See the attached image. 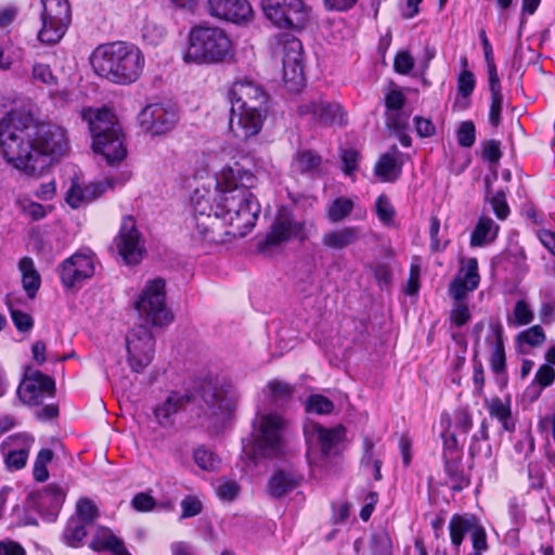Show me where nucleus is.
<instances>
[{
    "label": "nucleus",
    "mask_w": 555,
    "mask_h": 555,
    "mask_svg": "<svg viewBox=\"0 0 555 555\" xmlns=\"http://www.w3.org/2000/svg\"><path fill=\"white\" fill-rule=\"evenodd\" d=\"M192 403L199 406V417L205 418L211 426L222 425L236 406V395L228 384L211 380L204 382L196 395L171 391L164 402L157 404L153 413L162 427L173 425V415L188 409Z\"/></svg>",
    "instance_id": "nucleus-1"
},
{
    "label": "nucleus",
    "mask_w": 555,
    "mask_h": 555,
    "mask_svg": "<svg viewBox=\"0 0 555 555\" xmlns=\"http://www.w3.org/2000/svg\"><path fill=\"white\" fill-rule=\"evenodd\" d=\"M31 117L16 112L0 120V151L5 160L27 176L38 177L46 169L44 158L35 154Z\"/></svg>",
    "instance_id": "nucleus-2"
},
{
    "label": "nucleus",
    "mask_w": 555,
    "mask_h": 555,
    "mask_svg": "<svg viewBox=\"0 0 555 555\" xmlns=\"http://www.w3.org/2000/svg\"><path fill=\"white\" fill-rule=\"evenodd\" d=\"M91 64L100 77L116 85H131L144 68L142 51L126 41H115L98 47L91 56Z\"/></svg>",
    "instance_id": "nucleus-3"
},
{
    "label": "nucleus",
    "mask_w": 555,
    "mask_h": 555,
    "mask_svg": "<svg viewBox=\"0 0 555 555\" xmlns=\"http://www.w3.org/2000/svg\"><path fill=\"white\" fill-rule=\"evenodd\" d=\"M218 209L222 219L223 243L243 237L255 227L261 207L255 195L245 189L218 188Z\"/></svg>",
    "instance_id": "nucleus-4"
},
{
    "label": "nucleus",
    "mask_w": 555,
    "mask_h": 555,
    "mask_svg": "<svg viewBox=\"0 0 555 555\" xmlns=\"http://www.w3.org/2000/svg\"><path fill=\"white\" fill-rule=\"evenodd\" d=\"M232 56V41L224 29L198 24L188 36V48L183 61L188 64H220Z\"/></svg>",
    "instance_id": "nucleus-5"
},
{
    "label": "nucleus",
    "mask_w": 555,
    "mask_h": 555,
    "mask_svg": "<svg viewBox=\"0 0 555 555\" xmlns=\"http://www.w3.org/2000/svg\"><path fill=\"white\" fill-rule=\"evenodd\" d=\"M82 119L89 125L94 152L101 154L108 165L118 164L126 158L124 134L109 109H83Z\"/></svg>",
    "instance_id": "nucleus-6"
},
{
    "label": "nucleus",
    "mask_w": 555,
    "mask_h": 555,
    "mask_svg": "<svg viewBox=\"0 0 555 555\" xmlns=\"http://www.w3.org/2000/svg\"><path fill=\"white\" fill-rule=\"evenodd\" d=\"M216 206L210 204L209 196L199 194L198 191L192 196L193 203V229L192 241L196 245L223 243L222 219L218 209V197Z\"/></svg>",
    "instance_id": "nucleus-7"
},
{
    "label": "nucleus",
    "mask_w": 555,
    "mask_h": 555,
    "mask_svg": "<svg viewBox=\"0 0 555 555\" xmlns=\"http://www.w3.org/2000/svg\"><path fill=\"white\" fill-rule=\"evenodd\" d=\"M267 21L281 29L299 31L310 20L311 9L304 0H260Z\"/></svg>",
    "instance_id": "nucleus-8"
},
{
    "label": "nucleus",
    "mask_w": 555,
    "mask_h": 555,
    "mask_svg": "<svg viewBox=\"0 0 555 555\" xmlns=\"http://www.w3.org/2000/svg\"><path fill=\"white\" fill-rule=\"evenodd\" d=\"M134 308L147 327L168 325L172 314L166 305L165 281L156 279L149 282L134 301Z\"/></svg>",
    "instance_id": "nucleus-9"
},
{
    "label": "nucleus",
    "mask_w": 555,
    "mask_h": 555,
    "mask_svg": "<svg viewBox=\"0 0 555 555\" xmlns=\"http://www.w3.org/2000/svg\"><path fill=\"white\" fill-rule=\"evenodd\" d=\"M35 154L44 158L46 168L53 159L63 156L69 149L66 131L61 126L40 122L31 118Z\"/></svg>",
    "instance_id": "nucleus-10"
},
{
    "label": "nucleus",
    "mask_w": 555,
    "mask_h": 555,
    "mask_svg": "<svg viewBox=\"0 0 555 555\" xmlns=\"http://www.w3.org/2000/svg\"><path fill=\"white\" fill-rule=\"evenodd\" d=\"M42 26L38 39L43 43L55 44L65 35L72 21L68 0H41Z\"/></svg>",
    "instance_id": "nucleus-11"
},
{
    "label": "nucleus",
    "mask_w": 555,
    "mask_h": 555,
    "mask_svg": "<svg viewBox=\"0 0 555 555\" xmlns=\"http://www.w3.org/2000/svg\"><path fill=\"white\" fill-rule=\"evenodd\" d=\"M276 53L282 60L286 87L291 91L299 90L305 81L301 41L293 35H281L278 38Z\"/></svg>",
    "instance_id": "nucleus-12"
},
{
    "label": "nucleus",
    "mask_w": 555,
    "mask_h": 555,
    "mask_svg": "<svg viewBox=\"0 0 555 555\" xmlns=\"http://www.w3.org/2000/svg\"><path fill=\"white\" fill-rule=\"evenodd\" d=\"M287 422L279 414L270 413L259 418V429L254 442L255 454L275 457L283 452L284 431Z\"/></svg>",
    "instance_id": "nucleus-13"
},
{
    "label": "nucleus",
    "mask_w": 555,
    "mask_h": 555,
    "mask_svg": "<svg viewBox=\"0 0 555 555\" xmlns=\"http://www.w3.org/2000/svg\"><path fill=\"white\" fill-rule=\"evenodd\" d=\"M304 222L297 221L287 207H281L270 227V231L262 241L258 242L257 249L261 254H269L272 248L292 238H304Z\"/></svg>",
    "instance_id": "nucleus-14"
},
{
    "label": "nucleus",
    "mask_w": 555,
    "mask_h": 555,
    "mask_svg": "<svg viewBox=\"0 0 555 555\" xmlns=\"http://www.w3.org/2000/svg\"><path fill=\"white\" fill-rule=\"evenodd\" d=\"M127 362L133 372L147 367L155 353V338L146 325H137L126 336Z\"/></svg>",
    "instance_id": "nucleus-15"
},
{
    "label": "nucleus",
    "mask_w": 555,
    "mask_h": 555,
    "mask_svg": "<svg viewBox=\"0 0 555 555\" xmlns=\"http://www.w3.org/2000/svg\"><path fill=\"white\" fill-rule=\"evenodd\" d=\"M179 120L178 109L163 103L149 104L138 114L142 131L151 137L170 132Z\"/></svg>",
    "instance_id": "nucleus-16"
},
{
    "label": "nucleus",
    "mask_w": 555,
    "mask_h": 555,
    "mask_svg": "<svg viewBox=\"0 0 555 555\" xmlns=\"http://www.w3.org/2000/svg\"><path fill=\"white\" fill-rule=\"evenodd\" d=\"M231 108L268 114V94L250 80L233 82L228 92Z\"/></svg>",
    "instance_id": "nucleus-17"
},
{
    "label": "nucleus",
    "mask_w": 555,
    "mask_h": 555,
    "mask_svg": "<svg viewBox=\"0 0 555 555\" xmlns=\"http://www.w3.org/2000/svg\"><path fill=\"white\" fill-rule=\"evenodd\" d=\"M115 244L119 255L127 264H137L142 260L145 248L142 235L132 217L127 216L122 219Z\"/></svg>",
    "instance_id": "nucleus-18"
},
{
    "label": "nucleus",
    "mask_w": 555,
    "mask_h": 555,
    "mask_svg": "<svg viewBox=\"0 0 555 555\" xmlns=\"http://www.w3.org/2000/svg\"><path fill=\"white\" fill-rule=\"evenodd\" d=\"M298 114L314 124L333 126L343 122V109L339 104L326 101L322 95L315 94L306 99L298 106Z\"/></svg>",
    "instance_id": "nucleus-19"
},
{
    "label": "nucleus",
    "mask_w": 555,
    "mask_h": 555,
    "mask_svg": "<svg viewBox=\"0 0 555 555\" xmlns=\"http://www.w3.org/2000/svg\"><path fill=\"white\" fill-rule=\"evenodd\" d=\"M20 398L29 405L40 404L44 398L55 393L54 379L38 370L27 369L25 378L17 389Z\"/></svg>",
    "instance_id": "nucleus-20"
},
{
    "label": "nucleus",
    "mask_w": 555,
    "mask_h": 555,
    "mask_svg": "<svg viewBox=\"0 0 555 555\" xmlns=\"http://www.w3.org/2000/svg\"><path fill=\"white\" fill-rule=\"evenodd\" d=\"M207 10L216 18L236 24L249 21L253 15L247 0H208Z\"/></svg>",
    "instance_id": "nucleus-21"
},
{
    "label": "nucleus",
    "mask_w": 555,
    "mask_h": 555,
    "mask_svg": "<svg viewBox=\"0 0 555 555\" xmlns=\"http://www.w3.org/2000/svg\"><path fill=\"white\" fill-rule=\"evenodd\" d=\"M93 274V260L86 254L76 253L62 263L61 280L66 287H74Z\"/></svg>",
    "instance_id": "nucleus-22"
},
{
    "label": "nucleus",
    "mask_w": 555,
    "mask_h": 555,
    "mask_svg": "<svg viewBox=\"0 0 555 555\" xmlns=\"http://www.w3.org/2000/svg\"><path fill=\"white\" fill-rule=\"evenodd\" d=\"M267 115L266 113L231 108L230 130L237 139L248 140L261 131Z\"/></svg>",
    "instance_id": "nucleus-23"
},
{
    "label": "nucleus",
    "mask_w": 555,
    "mask_h": 555,
    "mask_svg": "<svg viewBox=\"0 0 555 555\" xmlns=\"http://www.w3.org/2000/svg\"><path fill=\"white\" fill-rule=\"evenodd\" d=\"M307 442L309 444L317 443L323 455L327 456L332 453L334 447L341 440L344 428H324L319 424H312L305 430Z\"/></svg>",
    "instance_id": "nucleus-24"
},
{
    "label": "nucleus",
    "mask_w": 555,
    "mask_h": 555,
    "mask_svg": "<svg viewBox=\"0 0 555 555\" xmlns=\"http://www.w3.org/2000/svg\"><path fill=\"white\" fill-rule=\"evenodd\" d=\"M256 183L257 178L250 170H246L235 164L234 167H228L221 171V177L217 181V186L228 190L245 189L250 191Z\"/></svg>",
    "instance_id": "nucleus-25"
},
{
    "label": "nucleus",
    "mask_w": 555,
    "mask_h": 555,
    "mask_svg": "<svg viewBox=\"0 0 555 555\" xmlns=\"http://www.w3.org/2000/svg\"><path fill=\"white\" fill-rule=\"evenodd\" d=\"M362 235L360 227H344L337 230H332L323 234V246L341 250L348 246L357 243Z\"/></svg>",
    "instance_id": "nucleus-26"
},
{
    "label": "nucleus",
    "mask_w": 555,
    "mask_h": 555,
    "mask_svg": "<svg viewBox=\"0 0 555 555\" xmlns=\"http://www.w3.org/2000/svg\"><path fill=\"white\" fill-rule=\"evenodd\" d=\"M113 184L111 180L99 183H90L81 189L78 185H73L67 194L66 202L73 207L77 208L85 202H90L101 196L107 189H112Z\"/></svg>",
    "instance_id": "nucleus-27"
},
{
    "label": "nucleus",
    "mask_w": 555,
    "mask_h": 555,
    "mask_svg": "<svg viewBox=\"0 0 555 555\" xmlns=\"http://www.w3.org/2000/svg\"><path fill=\"white\" fill-rule=\"evenodd\" d=\"M301 480L302 477L298 474L287 470H278L268 480L267 490L272 498L280 499L296 489Z\"/></svg>",
    "instance_id": "nucleus-28"
},
{
    "label": "nucleus",
    "mask_w": 555,
    "mask_h": 555,
    "mask_svg": "<svg viewBox=\"0 0 555 555\" xmlns=\"http://www.w3.org/2000/svg\"><path fill=\"white\" fill-rule=\"evenodd\" d=\"M399 150L392 145L390 150L382 155L375 165V175L384 182H393L401 175V166L397 163Z\"/></svg>",
    "instance_id": "nucleus-29"
},
{
    "label": "nucleus",
    "mask_w": 555,
    "mask_h": 555,
    "mask_svg": "<svg viewBox=\"0 0 555 555\" xmlns=\"http://www.w3.org/2000/svg\"><path fill=\"white\" fill-rule=\"evenodd\" d=\"M478 519L474 515H460L454 514L449 522L451 543L456 551L463 543L465 534L474 530Z\"/></svg>",
    "instance_id": "nucleus-30"
},
{
    "label": "nucleus",
    "mask_w": 555,
    "mask_h": 555,
    "mask_svg": "<svg viewBox=\"0 0 555 555\" xmlns=\"http://www.w3.org/2000/svg\"><path fill=\"white\" fill-rule=\"evenodd\" d=\"M494 340L491 345L490 367L495 374L505 371V348L503 341V326L501 323L490 324Z\"/></svg>",
    "instance_id": "nucleus-31"
},
{
    "label": "nucleus",
    "mask_w": 555,
    "mask_h": 555,
    "mask_svg": "<svg viewBox=\"0 0 555 555\" xmlns=\"http://www.w3.org/2000/svg\"><path fill=\"white\" fill-rule=\"evenodd\" d=\"M485 404L490 416L496 418L505 431L512 433L515 430V421L512 416L509 401L503 402L502 399L494 397L486 400Z\"/></svg>",
    "instance_id": "nucleus-32"
},
{
    "label": "nucleus",
    "mask_w": 555,
    "mask_h": 555,
    "mask_svg": "<svg viewBox=\"0 0 555 555\" xmlns=\"http://www.w3.org/2000/svg\"><path fill=\"white\" fill-rule=\"evenodd\" d=\"M65 500V492L57 485H49L41 492L37 493V506L39 509L47 508L55 515Z\"/></svg>",
    "instance_id": "nucleus-33"
},
{
    "label": "nucleus",
    "mask_w": 555,
    "mask_h": 555,
    "mask_svg": "<svg viewBox=\"0 0 555 555\" xmlns=\"http://www.w3.org/2000/svg\"><path fill=\"white\" fill-rule=\"evenodd\" d=\"M444 461V473L448 477V482L454 491H461L469 485V479L465 476L462 467V456L447 457Z\"/></svg>",
    "instance_id": "nucleus-34"
},
{
    "label": "nucleus",
    "mask_w": 555,
    "mask_h": 555,
    "mask_svg": "<svg viewBox=\"0 0 555 555\" xmlns=\"http://www.w3.org/2000/svg\"><path fill=\"white\" fill-rule=\"evenodd\" d=\"M18 267L23 275V288L25 289L27 296L33 299L35 298L40 287V275L36 271L33 260L28 257L22 258L20 260Z\"/></svg>",
    "instance_id": "nucleus-35"
},
{
    "label": "nucleus",
    "mask_w": 555,
    "mask_h": 555,
    "mask_svg": "<svg viewBox=\"0 0 555 555\" xmlns=\"http://www.w3.org/2000/svg\"><path fill=\"white\" fill-rule=\"evenodd\" d=\"M354 207L356 204L351 198L336 197L326 206V218L331 223H339L350 216Z\"/></svg>",
    "instance_id": "nucleus-36"
},
{
    "label": "nucleus",
    "mask_w": 555,
    "mask_h": 555,
    "mask_svg": "<svg viewBox=\"0 0 555 555\" xmlns=\"http://www.w3.org/2000/svg\"><path fill=\"white\" fill-rule=\"evenodd\" d=\"M499 225L489 217H480L470 236L472 246H482L495 238Z\"/></svg>",
    "instance_id": "nucleus-37"
},
{
    "label": "nucleus",
    "mask_w": 555,
    "mask_h": 555,
    "mask_svg": "<svg viewBox=\"0 0 555 555\" xmlns=\"http://www.w3.org/2000/svg\"><path fill=\"white\" fill-rule=\"evenodd\" d=\"M122 541L117 538L109 529L101 527L90 542V547L96 552L109 551L114 553L120 550Z\"/></svg>",
    "instance_id": "nucleus-38"
},
{
    "label": "nucleus",
    "mask_w": 555,
    "mask_h": 555,
    "mask_svg": "<svg viewBox=\"0 0 555 555\" xmlns=\"http://www.w3.org/2000/svg\"><path fill=\"white\" fill-rule=\"evenodd\" d=\"M320 165L321 157L310 150L297 152L294 160V167L301 173L315 172L320 168Z\"/></svg>",
    "instance_id": "nucleus-39"
},
{
    "label": "nucleus",
    "mask_w": 555,
    "mask_h": 555,
    "mask_svg": "<svg viewBox=\"0 0 555 555\" xmlns=\"http://www.w3.org/2000/svg\"><path fill=\"white\" fill-rule=\"evenodd\" d=\"M87 526L88 524L81 521L80 518L70 517L64 530L65 541L69 545L76 546L87 535Z\"/></svg>",
    "instance_id": "nucleus-40"
},
{
    "label": "nucleus",
    "mask_w": 555,
    "mask_h": 555,
    "mask_svg": "<svg viewBox=\"0 0 555 555\" xmlns=\"http://www.w3.org/2000/svg\"><path fill=\"white\" fill-rule=\"evenodd\" d=\"M516 340L519 345H528L535 348L545 343L546 336L544 330L540 325H533L518 333Z\"/></svg>",
    "instance_id": "nucleus-41"
},
{
    "label": "nucleus",
    "mask_w": 555,
    "mask_h": 555,
    "mask_svg": "<svg viewBox=\"0 0 555 555\" xmlns=\"http://www.w3.org/2000/svg\"><path fill=\"white\" fill-rule=\"evenodd\" d=\"M306 410L319 415L331 414L334 410V403L323 395H311L307 399Z\"/></svg>",
    "instance_id": "nucleus-42"
},
{
    "label": "nucleus",
    "mask_w": 555,
    "mask_h": 555,
    "mask_svg": "<svg viewBox=\"0 0 555 555\" xmlns=\"http://www.w3.org/2000/svg\"><path fill=\"white\" fill-rule=\"evenodd\" d=\"M268 389L270 391V397L274 402L288 401L295 391V388L292 385L279 379L269 382Z\"/></svg>",
    "instance_id": "nucleus-43"
},
{
    "label": "nucleus",
    "mask_w": 555,
    "mask_h": 555,
    "mask_svg": "<svg viewBox=\"0 0 555 555\" xmlns=\"http://www.w3.org/2000/svg\"><path fill=\"white\" fill-rule=\"evenodd\" d=\"M455 278L470 284V288H477L480 282L477 259L468 258L466 260L465 267L460 269Z\"/></svg>",
    "instance_id": "nucleus-44"
},
{
    "label": "nucleus",
    "mask_w": 555,
    "mask_h": 555,
    "mask_svg": "<svg viewBox=\"0 0 555 555\" xmlns=\"http://www.w3.org/2000/svg\"><path fill=\"white\" fill-rule=\"evenodd\" d=\"M74 517L90 525L99 517V511L91 500L82 498L76 504V516Z\"/></svg>",
    "instance_id": "nucleus-45"
},
{
    "label": "nucleus",
    "mask_w": 555,
    "mask_h": 555,
    "mask_svg": "<svg viewBox=\"0 0 555 555\" xmlns=\"http://www.w3.org/2000/svg\"><path fill=\"white\" fill-rule=\"evenodd\" d=\"M468 453L472 459L480 457L490 460L492 457V448L488 443V439L473 435L468 447Z\"/></svg>",
    "instance_id": "nucleus-46"
},
{
    "label": "nucleus",
    "mask_w": 555,
    "mask_h": 555,
    "mask_svg": "<svg viewBox=\"0 0 555 555\" xmlns=\"http://www.w3.org/2000/svg\"><path fill=\"white\" fill-rule=\"evenodd\" d=\"M534 319V313L527 301H516L513 310V321L515 326H522L531 323Z\"/></svg>",
    "instance_id": "nucleus-47"
},
{
    "label": "nucleus",
    "mask_w": 555,
    "mask_h": 555,
    "mask_svg": "<svg viewBox=\"0 0 555 555\" xmlns=\"http://www.w3.org/2000/svg\"><path fill=\"white\" fill-rule=\"evenodd\" d=\"M194 461L204 470H215L220 464L219 457L205 448H198L194 451Z\"/></svg>",
    "instance_id": "nucleus-48"
},
{
    "label": "nucleus",
    "mask_w": 555,
    "mask_h": 555,
    "mask_svg": "<svg viewBox=\"0 0 555 555\" xmlns=\"http://www.w3.org/2000/svg\"><path fill=\"white\" fill-rule=\"evenodd\" d=\"M472 318L468 306L465 301H455L450 311V322L455 327H462L469 322Z\"/></svg>",
    "instance_id": "nucleus-49"
},
{
    "label": "nucleus",
    "mask_w": 555,
    "mask_h": 555,
    "mask_svg": "<svg viewBox=\"0 0 555 555\" xmlns=\"http://www.w3.org/2000/svg\"><path fill=\"white\" fill-rule=\"evenodd\" d=\"M486 199L489 201L496 218L504 220L508 217L509 207L506 202V193L503 190H499L492 196H487Z\"/></svg>",
    "instance_id": "nucleus-50"
},
{
    "label": "nucleus",
    "mask_w": 555,
    "mask_h": 555,
    "mask_svg": "<svg viewBox=\"0 0 555 555\" xmlns=\"http://www.w3.org/2000/svg\"><path fill=\"white\" fill-rule=\"evenodd\" d=\"M375 207L379 221L389 225L393 221L396 214L389 198L385 194L379 195L376 199Z\"/></svg>",
    "instance_id": "nucleus-51"
},
{
    "label": "nucleus",
    "mask_w": 555,
    "mask_h": 555,
    "mask_svg": "<svg viewBox=\"0 0 555 555\" xmlns=\"http://www.w3.org/2000/svg\"><path fill=\"white\" fill-rule=\"evenodd\" d=\"M457 143L462 147H470L476 140V129L473 121H463L456 132Z\"/></svg>",
    "instance_id": "nucleus-52"
},
{
    "label": "nucleus",
    "mask_w": 555,
    "mask_h": 555,
    "mask_svg": "<svg viewBox=\"0 0 555 555\" xmlns=\"http://www.w3.org/2000/svg\"><path fill=\"white\" fill-rule=\"evenodd\" d=\"M182 513L181 519L191 518L199 515L203 511L202 501L195 495H186L180 503Z\"/></svg>",
    "instance_id": "nucleus-53"
},
{
    "label": "nucleus",
    "mask_w": 555,
    "mask_h": 555,
    "mask_svg": "<svg viewBox=\"0 0 555 555\" xmlns=\"http://www.w3.org/2000/svg\"><path fill=\"white\" fill-rule=\"evenodd\" d=\"M409 115L398 111H388L386 114V126L395 131H403L408 127Z\"/></svg>",
    "instance_id": "nucleus-54"
},
{
    "label": "nucleus",
    "mask_w": 555,
    "mask_h": 555,
    "mask_svg": "<svg viewBox=\"0 0 555 555\" xmlns=\"http://www.w3.org/2000/svg\"><path fill=\"white\" fill-rule=\"evenodd\" d=\"M555 380V369L550 364H542L534 375V383L539 385L540 391L550 387Z\"/></svg>",
    "instance_id": "nucleus-55"
},
{
    "label": "nucleus",
    "mask_w": 555,
    "mask_h": 555,
    "mask_svg": "<svg viewBox=\"0 0 555 555\" xmlns=\"http://www.w3.org/2000/svg\"><path fill=\"white\" fill-rule=\"evenodd\" d=\"M443 459L462 456V449L459 446L456 433H443Z\"/></svg>",
    "instance_id": "nucleus-56"
},
{
    "label": "nucleus",
    "mask_w": 555,
    "mask_h": 555,
    "mask_svg": "<svg viewBox=\"0 0 555 555\" xmlns=\"http://www.w3.org/2000/svg\"><path fill=\"white\" fill-rule=\"evenodd\" d=\"M28 459V450L21 448L17 450H9L5 454V464L13 469H21L26 465Z\"/></svg>",
    "instance_id": "nucleus-57"
},
{
    "label": "nucleus",
    "mask_w": 555,
    "mask_h": 555,
    "mask_svg": "<svg viewBox=\"0 0 555 555\" xmlns=\"http://www.w3.org/2000/svg\"><path fill=\"white\" fill-rule=\"evenodd\" d=\"M240 486L234 480H223L217 487V494L223 501H233L240 493Z\"/></svg>",
    "instance_id": "nucleus-58"
},
{
    "label": "nucleus",
    "mask_w": 555,
    "mask_h": 555,
    "mask_svg": "<svg viewBox=\"0 0 555 555\" xmlns=\"http://www.w3.org/2000/svg\"><path fill=\"white\" fill-rule=\"evenodd\" d=\"M475 77L469 70H463L457 78V93L463 98H468L475 89Z\"/></svg>",
    "instance_id": "nucleus-59"
},
{
    "label": "nucleus",
    "mask_w": 555,
    "mask_h": 555,
    "mask_svg": "<svg viewBox=\"0 0 555 555\" xmlns=\"http://www.w3.org/2000/svg\"><path fill=\"white\" fill-rule=\"evenodd\" d=\"M12 321L18 332H29L34 326V319L30 314L10 308Z\"/></svg>",
    "instance_id": "nucleus-60"
},
{
    "label": "nucleus",
    "mask_w": 555,
    "mask_h": 555,
    "mask_svg": "<svg viewBox=\"0 0 555 555\" xmlns=\"http://www.w3.org/2000/svg\"><path fill=\"white\" fill-rule=\"evenodd\" d=\"M473 552L482 554L488 550L487 534L485 528L479 524H476L474 530L470 533Z\"/></svg>",
    "instance_id": "nucleus-61"
},
{
    "label": "nucleus",
    "mask_w": 555,
    "mask_h": 555,
    "mask_svg": "<svg viewBox=\"0 0 555 555\" xmlns=\"http://www.w3.org/2000/svg\"><path fill=\"white\" fill-rule=\"evenodd\" d=\"M476 288H470V284L463 282L462 280L454 278L449 285V294L454 301H463L469 292Z\"/></svg>",
    "instance_id": "nucleus-62"
},
{
    "label": "nucleus",
    "mask_w": 555,
    "mask_h": 555,
    "mask_svg": "<svg viewBox=\"0 0 555 555\" xmlns=\"http://www.w3.org/2000/svg\"><path fill=\"white\" fill-rule=\"evenodd\" d=\"M502 106H503L502 92L491 93L489 121L493 127H498L501 122Z\"/></svg>",
    "instance_id": "nucleus-63"
},
{
    "label": "nucleus",
    "mask_w": 555,
    "mask_h": 555,
    "mask_svg": "<svg viewBox=\"0 0 555 555\" xmlns=\"http://www.w3.org/2000/svg\"><path fill=\"white\" fill-rule=\"evenodd\" d=\"M131 506L138 512H151L156 506V501L149 493L140 492L132 498Z\"/></svg>",
    "instance_id": "nucleus-64"
}]
</instances>
